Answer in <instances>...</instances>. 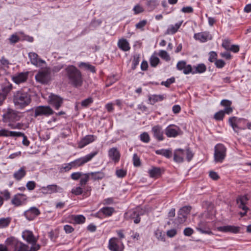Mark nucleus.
Returning <instances> with one entry per match:
<instances>
[{
	"label": "nucleus",
	"instance_id": "57",
	"mask_svg": "<svg viewBox=\"0 0 251 251\" xmlns=\"http://www.w3.org/2000/svg\"><path fill=\"white\" fill-rule=\"evenodd\" d=\"M72 168V163L70 162L68 164H65L61 168L60 172H67L70 170Z\"/></svg>",
	"mask_w": 251,
	"mask_h": 251
},
{
	"label": "nucleus",
	"instance_id": "32",
	"mask_svg": "<svg viewBox=\"0 0 251 251\" xmlns=\"http://www.w3.org/2000/svg\"><path fill=\"white\" fill-rule=\"evenodd\" d=\"M130 214V218L134 220L135 224H138L140 222V214L137 210H133L128 212Z\"/></svg>",
	"mask_w": 251,
	"mask_h": 251
},
{
	"label": "nucleus",
	"instance_id": "29",
	"mask_svg": "<svg viewBox=\"0 0 251 251\" xmlns=\"http://www.w3.org/2000/svg\"><path fill=\"white\" fill-rule=\"evenodd\" d=\"M182 22L176 23L175 24V25H171L167 29L165 34L169 35V34H174L175 33L177 32L178 29L180 27Z\"/></svg>",
	"mask_w": 251,
	"mask_h": 251
},
{
	"label": "nucleus",
	"instance_id": "36",
	"mask_svg": "<svg viewBox=\"0 0 251 251\" xmlns=\"http://www.w3.org/2000/svg\"><path fill=\"white\" fill-rule=\"evenodd\" d=\"M114 211L115 210L113 207H104L100 210L99 212H101L106 216H111Z\"/></svg>",
	"mask_w": 251,
	"mask_h": 251
},
{
	"label": "nucleus",
	"instance_id": "28",
	"mask_svg": "<svg viewBox=\"0 0 251 251\" xmlns=\"http://www.w3.org/2000/svg\"><path fill=\"white\" fill-rule=\"evenodd\" d=\"M25 175L26 171L25 170V167H23L14 173L13 177L16 180L19 181L23 178Z\"/></svg>",
	"mask_w": 251,
	"mask_h": 251
},
{
	"label": "nucleus",
	"instance_id": "55",
	"mask_svg": "<svg viewBox=\"0 0 251 251\" xmlns=\"http://www.w3.org/2000/svg\"><path fill=\"white\" fill-rule=\"evenodd\" d=\"M93 102V100L92 98L90 97L84 100L81 101V104L82 106L84 107H86L88 106L89 104L92 103Z\"/></svg>",
	"mask_w": 251,
	"mask_h": 251
},
{
	"label": "nucleus",
	"instance_id": "56",
	"mask_svg": "<svg viewBox=\"0 0 251 251\" xmlns=\"http://www.w3.org/2000/svg\"><path fill=\"white\" fill-rule=\"evenodd\" d=\"M175 79L174 77H172L171 78H169V79H168L166 81H162L161 83V84L162 85H164L165 87H169L170 86V85L173 83L174 82H175Z\"/></svg>",
	"mask_w": 251,
	"mask_h": 251
},
{
	"label": "nucleus",
	"instance_id": "4",
	"mask_svg": "<svg viewBox=\"0 0 251 251\" xmlns=\"http://www.w3.org/2000/svg\"><path fill=\"white\" fill-rule=\"evenodd\" d=\"M193 155V152L189 149L186 150L178 149L174 151V160L177 163H181L184 161V157L186 156L187 161H190Z\"/></svg>",
	"mask_w": 251,
	"mask_h": 251
},
{
	"label": "nucleus",
	"instance_id": "63",
	"mask_svg": "<svg viewBox=\"0 0 251 251\" xmlns=\"http://www.w3.org/2000/svg\"><path fill=\"white\" fill-rule=\"evenodd\" d=\"M222 47L225 48L226 50H228L230 48V42L229 40L226 39L223 41Z\"/></svg>",
	"mask_w": 251,
	"mask_h": 251
},
{
	"label": "nucleus",
	"instance_id": "8",
	"mask_svg": "<svg viewBox=\"0 0 251 251\" xmlns=\"http://www.w3.org/2000/svg\"><path fill=\"white\" fill-rule=\"evenodd\" d=\"M36 81L41 84H47L50 80V74L48 70L39 71L35 76Z\"/></svg>",
	"mask_w": 251,
	"mask_h": 251
},
{
	"label": "nucleus",
	"instance_id": "26",
	"mask_svg": "<svg viewBox=\"0 0 251 251\" xmlns=\"http://www.w3.org/2000/svg\"><path fill=\"white\" fill-rule=\"evenodd\" d=\"M118 239L116 238H112L109 241V249L112 251H122L120 250L118 243Z\"/></svg>",
	"mask_w": 251,
	"mask_h": 251
},
{
	"label": "nucleus",
	"instance_id": "62",
	"mask_svg": "<svg viewBox=\"0 0 251 251\" xmlns=\"http://www.w3.org/2000/svg\"><path fill=\"white\" fill-rule=\"evenodd\" d=\"M147 23V21L146 20H143L137 23L135 25V27L136 28L142 29L146 25Z\"/></svg>",
	"mask_w": 251,
	"mask_h": 251
},
{
	"label": "nucleus",
	"instance_id": "25",
	"mask_svg": "<svg viewBox=\"0 0 251 251\" xmlns=\"http://www.w3.org/2000/svg\"><path fill=\"white\" fill-rule=\"evenodd\" d=\"M10 137H23V139L22 141L23 144L26 147H28L29 145L30 142L27 139V137L25 135L24 133L21 132H17V131H11L10 135Z\"/></svg>",
	"mask_w": 251,
	"mask_h": 251
},
{
	"label": "nucleus",
	"instance_id": "10",
	"mask_svg": "<svg viewBox=\"0 0 251 251\" xmlns=\"http://www.w3.org/2000/svg\"><path fill=\"white\" fill-rule=\"evenodd\" d=\"M165 134L168 137H176L180 135L182 131L180 128L174 125H170L165 129Z\"/></svg>",
	"mask_w": 251,
	"mask_h": 251
},
{
	"label": "nucleus",
	"instance_id": "7",
	"mask_svg": "<svg viewBox=\"0 0 251 251\" xmlns=\"http://www.w3.org/2000/svg\"><path fill=\"white\" fill-rule=\"evenodd\" d=\"M97 154L98 151H96L85 156L78 158L71 162L72 166H73V168H76L82 166L83 164L91 160Z\"/></svg>",
	"mask_w": 251,
	"mask_h": 251
},
{
	"label": "nucleus",
	"instance_id": "37",
	"mask_svg": "<svg viewBox=\"0 0 251 251\" xmlns=\"http://www.w3.org/2000/svg\"><path fill=\"white\" fill-rule=\"evenodd\" d=\"M89 174L92 178L94 180L101 179L105 176L104 174L102 172H91Z\"/></svg>",
	"mask_w": 251,
	"mask_h": 251
},
{
	"label": "nucleus",
	"instance_id": "22",
	"mask_svg": "<svg viewBox=\"0 0 251 251\" xmlns=\"http://www.w3.org/2000/svg\"><path fill=\"white\" fill-rule=\"evenodd\" d=\"M242 120H243V119L238 118L236 117H232L229 118V124L235 132H238V130L241 129L238 125Z\"/></svg>",
	"mask_w": 251,
	"mask_h": 251
},
{
	"label": "nucleus",
	"instance_id": "2",
	"mask_svg": "<svg viewBox=\"0 0 251 251\" xmlns=\"http://www.w3.org/2000/svg\"><path fill=\"white\" fill-rule=\"evenodd\" d=\"M65 72L70 84L76 88L82 85L83 77L82 74L76 67L73 65H69L65 68Z\"/></svg>",
	"mask_w": 251,
	"mask_h": 251
},
{
	"label": "nucleus",
	"instance_id": "27",
	"mask_svg": "<svg viewBox=\"0 0 251 251\" xmlns=\"http://www.w3.org/2000/svg\"><path fill=\"white\" fill-rule=\"evenodd\" d=\"M232 102L227 100H223L221 101V105L225 107V112L226 114H229L233 111V109L231 107Z\"/></svg>",
	"mask_w": 251,
	"mask_h": 251
},
{
	"label": "nucleus",
	"instance_id": "38",
	"mask_svg": "<svg viewBox=\"0 0 251 251\" xmlns=\"http://www.w3.org/2000/svg\"><path fill=\"white\" fill-rule=\"evenodd\" d=\"M157 154L162 155L166 158H169L172 155V151L170 150L161 149L155 151Z\"/></svg>",
	"mask_w": 251,
	"mask_h": 251
},
{
	"label": "nucleus",
	"instance_id": "21",
	"mask_svg": "<svg viewBox=\"0 0 251 251\" xmlns=\"http://www.w3.org/2000/svg\"><path fill=\"white\" fill-rule=\"evenodd\" d=\"M96 139V137L93 135H88L83 138L78 143V148H83L88 144L93 142Z\"/></svg>",
	"mask_w": 251,
	"mask_h": 251
},
{
	"label": "nucleus",
	"instance_id": "53",
	"mask_svg": "<svg viewBox=\"0 0 251 251\" xmlns=\"http://www.w3.org/2000/svg\"><path fill=\"white\" fill-rule=\"evenodd\" d=\"M139 63V57L138 55H134L132 62V69L135 70Z\"/></svg>",
	"mask_w": 251,
	"mask_h": 251
},
{
	"label": "nucleus",
	"instance_id": "46",
	"mask_svg": "<svg viewBox=\"0 0 251 251\" xmlns=\"http://www.w3.org/2000/svg\"><path fill=\"white\" fill-rule=\"evenodd\" d=\"M10 223L9 218L0 219V228L7 226Z\"/></svg>",
	"mask_w": 251,
	"mask_h": 251
},
{
	"label": "nucleus",
	"instance_id": "16",
	"mask_svg": "<svg viewBox=\"0 0 251 251\" xmlns=\"http://www.w3.org/2000/svg\"><path fill=\"white\" fill-rule=\"evenodd\" d=\"M240 227L234 226L227 225L217 227V230L223 232H231L233 233H237L240 231Z\"/></svg>",
	"mask_w": 251,
	"mask_h": 251
},
{
	"label": "nucleus",
	"instance_id": "40",
	"mask_svg": "<svg viewBox=\"0 0 251 251\" xmlns=\"http://www.w3.org/2000/svg\"><path fill=\"white\" fill-rule=\"evenodd\" d=\"M195 70L193 71L192 74L202 73L206 71V67L204 64H200L195 67Z\"/></svg>",
	"mask_w": 251,
	"mask_h": 251
},
{
	"label": "nucleus",
	"instance_id": "5",
	"mask_svg": "<svg viewBox=\"0 0 251 251\" xmlns=\"http://www.w3.org/2000/svg\"><path fill=\"white\" fill-rule=\"evenodd\" d=\"M226 149L222 144L216 145L214 148V159L216 162H222L226 156Z\"/></svg>",
	"mask_w": 251,
	"mask_h": 251
},
{
	"label": "nucleus",
	"instance_id": "35",
	"mask_svg": "<svg viewBox=\"0 0 251 251\" xmlns=\"http://www.w3.org/2000/svg\"><path fill=\"white\" fill-rule=\"evenodd\" d=\"M12 85L9 82L4 83L1 88L2 92L1 93L5 95L7 97V94L11 91L12 89Z\"/></svg>",
	"mask_w": 251,
	"mask_h": 251
},
{
	"label": "nucleus",
	"instance_id": "51",
	"mask_svg": "<svg viewBox=\"0 0 251 251\" xmlns=\"http://www.w3.org/2000/svg\"><path fill=\"white\" fill-rule=\"evenodd\" d=\"M83 175L84 176L80 178V184L81 186L85 185L88 181L90 177L89 173L85 174Z\"/></svg>",
	"mask_w": 251,
	"mask_h": 251
},
{
	"label": "nucleus",
	"instance_id": "52",
	"mask_svg": "<svg viewBox=\"0 0 251 251\" xmlns=\"http://www.w3.org/2000/svg\"><path fill=\"white\" fill-rule=\"evenodd\" d=\"M133 163L135 167H139L141 165V160L139 157L136 153H134L133 156Z\"/></svg>",
	"mask_w": 251,
	"mask_h": 251
},
{
	"label": "nucleus",
	"instance_id": "17",
	"mask_svg": "<svg viewBox=\"0 0 251 251\" xmlns=\"http://www.w3.org/2000/svg\"><path fill=\"white\" fill-rule=\"evenodd\" d=\"M109 157L115 163H118L120 159L121 154L117 148H110L108 151Z\"/></svg>",
	"mask_w": 251,
	"mask_h": 251
},
{
	"label": "nucleus",
	"instance_id": "42",
	"mask_svg": "<svg viewBox=\"0 0 251 251\" xmlns=\"http://www.w3.org/2000/svg\"><path fill=\"white\" fill-rule=\"evenodd\" d=\"M79 66L84 67L86 69L89 70L91 72H96L95 67L89 63L81 62L80 63Z\"/></svg>",
	"mask_w": 251,
	"mask_h": 251
},
{
	"label": "nucleus",
	"instance_id": "64",
	"mask_svg": "<svg viewBox=\"0 0 251 251\" xmlns=\"http://www.w3.org/2000/svg\"><path fill=\"white\" fill-rule=\"evenodd\" d=\"M26 186L28 190H33L36 187V183L33 181H29L26 183Z\"/></svg>",
	"mask_w": 251,
	"mask_h": 251
},
{
	"label": "nucleus",
	"instance_id": "39",
	"mask_svg": "<svg viewBox=\"0 0 251 251\" xmlns=\"http://www.w3.org/2000/svg\"><path fill=\"white\" fill-rule=\"evenodd\" d=\"M147 5L150 11L154 10L158 5L157 0H149L147 2Z\"/></svg>",
	"mask_w": 251,
	"mask_h": 251
},
{
	"label": "nucleus",
	"instance_id": "59",
	"mask_svg": "<svg viewBox=\"0 0 251 251\" xmlns=\"http://www.w3.org/2000/svg\"><path fill=\"white\" fill-rule=\"evenodd\" d=\"M116 174L118 177H124L126 174V171L123 169L117 170L116 171Z\"/></svg>",
	"mask_w": 251,
	"mask_h": 251
},
{
	"label": "nucleus",
	"instance_id": "9",
	"mask_svg": "<svg viewBox=\"0 0 251 251\" xmlns=\"http://www.w3.org/2000/svg\"><path fill=\"white\" fill-rule=\"evenodd\" d=\"M53 113V110L49 106H39L35 108L34 117L40 116H48Z\"/></svg>",
	"mask_w": 251,
	"mask_h": 251
},
{
	"label": "nucleus",
	"instance_id": "13",
	"mask_svg": "<svg viewBox=\"0 0 251 251\" xmlns=\"http://www.w3.org/2000/svg\"><path fill=\"white\" fill-rule=\"evenodd\" d=\"M49 103L57 110L63 103V99L57 95L51 94L49 96Z\"/></svg>",
	"mask_w": 251,
	"mask_h": 251
},
{
	"label": "nucleus",
	"instance_id": "47",
	"mask_svg": "<svg viewBox=\"0 0 251 251\" xmlns=\"http://www.w3.org/2000/svg\"><path fill=\"white\" fill-rule=\"evenodd\" d=\"M140 140L144 143H148L150 141V137L147 132H144L140 135Z\"/></svg>",
	"mask_w": 251,
	"mask_h": 251
},
{
	"label": "nucleus",
	"instance_id": "54",
	"mask_svg": "<svg viewBox=\"0 0 251 251\" xmlns=\"http://www.w3.org/2000/svg\"><path fill=\"white\" fill-rule=\"evenodd\" d=\"M217 54L215 51H210L209 53L208 60L211 62H215L217 60Z\"/></svg>",
	"mask_w": 251,
	"mask_h": 251
},
{
	"label": "nucleus",
	"instance_id": "19",
	"mask_svg": "<svg viewBox=\"0 0 251 251\" xmlns=\"http://www.w3.org/2000/svg\"><path fill=\"white\" fill-rule=\"evenodd\" d=\"M194 38L201 42H205L208 40L212 39V36L209 32L204 31L195 33L194 36Z\"/></svg>",
	"mask_w": 251,
	"mask_h": 251
},
{
	"label": "nucleus",
	"instance_id": "31",
	"mask_svg": "<svg viewBox=\"0 0 251 251\" xmlns=\"http://www.w3.org/2000/svg\"><path fill=\"white\" fill-rule=\"evenodd\" d=\"M206 223L204 222L201 221L198 226L196 227L197 230L199 231L202 233H205L208 234H212V232L210 230H207L205 227Z\"/></svg>",
	"mask_w": 251,
	"mask_h": 251
},
{
	"label": "nucleus",
	"instance_id": "14",
	"mask_svg": "<svg viewBox=\"0 0 251 251\" xmlns=\"http://www.w3.org/2000/svg\"><path fill=\"white\" fill-rule=\"evenodd\" d=\"M42 190L44 194H52L61 192L63 191V189L56 184L49 185L47 186L42 187Z\"/></svg>",
	"mask_w": 251,
	"mask_h": 251
},
{
	"label": "nucleus",
	"instance_id": "50",
	"mask_svg": "<svg viewBox=\"0 0 251 251\" xmlns=\"http://www.w3.org/2000/svg\"><path fill=\"white\" fill-rule=\"evenodd\" d=\"M186 219L187 217L185 215H183L178 212V216L176 219V223L179 224H182L186 221Z\"/></svg>",
	"mask_w": 251,
	"mask_h": 251
},
{
	"label": "nucleus",
	"instance_id": "6",
	"mask_svg": "<svg viewBox=\"0 0 251 251\" xmlns=\"http://www.w3.org/2000/svg\"><path fill=\"white\" fill-rule=\"evenodd\" d=\"M2 117L4 122H14L19 121L21 116L17 111L8 108L3 113Z\"/></svg>",
	"mask_w": 251,
	"mask_h": 251
},
{
	"label": "nucleus",
	"instance_id": "3",
	"mask_svg": "<svg viewBox=\"0 0 251 251\" xmlns=\"http://www.w3.org/2000/svg\"><path fill=\"white\" fill-rule=\"evenodd\" d=\"M5 243L9 246L14 247L17 251H37L40 248L39 244L33 245L29 248L27 245L12 237L7 238Z\"/></svg>",
	"mask_w": 251,
	"mask_h": 251
},
{
	"label": "nucleus",
	"instance_id": "12",
	"mask_svg": "<svg viewBox=\"0 0 251 251\" xmlns=\"http://www.w3.org/2000/svg\"><path fill=\"white\" fill-rule=\"evenodd\" d=\"M28 72H22L16 74L12 76V79L17 84L25 82L28 78Z\"/></svg>",
	"mask_w": 251,
	"mask_h": 251
},
{
	"label": "nucleus",
	"instance_id": "24",
	"mask_svg": "<svg viewBox=\"0 0 251 251\" xmlns=\"http://www.w3.org/2000/svg\"><path fill=\"white\" fill-rule=\"evenodd\" d=\"M249 198L247 195L239 197L237 199V202L239 208L242 210H249V208L246 206Z\"/></svg>",
	"mask_w": 251,
	"mask_h": 251
},
{
	"label": "nucleus",
	"instance_id": "61",
	"mask_svg": "<svg viewBox=\"0 0 251 251\" xmlns=\"http://www.w3.org/2000/svg\"><path fill=\"white\" fill-rule=\"evenodd\" d=\"M71 192L73 194H75V195H81L82 193L83 190L80 187H77L73 188Z\"/></svg>",
	"mask_w": 251,
	"mask_h": 251
},
{
	"label": "nucleus",
	"instance_id": "18",
	"mask_svg": "<svg viewBox=\"0 0 251 251\" xmlns=\"http://www.w3.org/2000/svg\"><path fill=\"white\" fill-rule=\"evenodd\" d=\"M26 196L23 194L15 195L11 200V203L16 206L22 205L26 200Z\"/></svg>",
	"mask_w": 251,
	"mask_h": 251
},
{
	"label": "nucleus",
	"instance_id": "11",
	"mask_svg": "<svg viewBox=\"0 0 251 251\" xmlns=\"http://www.w3.org/2000/svg\"><path fill=\"white\" fill-rule=\"evenodd\" d=\"M41 212L39 209L36 207H31L24 212V216L28 221H32L35 219L40 214Z\"/></svg>",
	"mask_w": 251,
	"mask_h": 251
},
{
	"label": "nucleus",
	"instance_id": "60",
	"mask_svg": "<svg viewBox=\"0 0 251 251\" xmlns=\"http://www.w3.org/2000/svg\"><path fill=\"white\" fill-rule=\"evenodd\" d=\"M225 62L222 59H217L215 62V64L216 67L218 68H222L225 65Z\"/></svg>",
	"mask_w": 251,
	"mask_h": 251
},
{
	"label": "nucleus",
	"instance_id": "15",
	"mask_svg": "<svg viewBox=\"0 0 251 251\" xmlns=\"http://www.w3.org/2000/svg\"><path fill=\"white\" fill-rule=\"evenodd\" d=\"M22 237L28 243L31 244V246L36 243L37 239L34 236L32 232L29 230H25L23 232Z\"/></svg>",
	"mask_w": 251,
	"mask_h": 251
},
{
	"label": "nucleus",
	"instance_id": "33",
	"mask_svg": "<svg viewBox=\"0 0 251 251\" xmlns=\"http://www.w3.org/2000/svg\"><path fill=\"white\" fill-rule=\"evenodd\" d=\"M164 99L165 97L163 95H154L149 97V100L151 104L153 105L158 101L163 100Z\"/></svg>",
	"mask_w": 251,
	"mask_h": 251
},
{
	"label": "nucleus",
	"instance_id": "1",
	"mask_svg": "<svg viewBox=\"0 0 251 251\" xmlns=\"http://www.w3.org/2000/svg\"><path fill=\"white\" fill-rule=\"evenodd\" d=\"M13 103L19 109H23L27 106L31 102V96L29 89L22 88L13 94Z\"/></svg>",
	"mask_w": 251,
	"mask_h": 251
},
{
	"label": "nucleus",
	"instance_id": "43",
	"mask_svg": "<svg viewBox=\"0 0 251 251\" xmlns=\"http://www.w3.org/2000/svg\"><path fill=\"white\" fill-rule=\"evenodd\" d=\"M158 55L162 59L165 60L166 61H169L171 59L170 55L165 50H161L159 51Z\"/></svg>",
	"mask_w": 251,
	"mask_h": 251
},
{
	"label": "nucleus",
	"instance_id": "44",
	"mask_svg": "<svg viewBox=\"0 0 251 251\" xmlns=\"http://www.w3.org/2000/svg\"><path fill=\"white\" fill-rule=\"evenodd\" d=\"M160 62V60L158 57L152 55L150 59V63L151 65L153 67H155Z\"/></svg>",
	"mask_w": 251,
	"mask_h": 251
},
{
	"label": "nucleus",
	"instance_id": "48",
	"mask_svg": "<svg viewBox=\"0 0 251 251\" xmlns=\"http://www.w3.org/2000/svg\"><path fill=\"white\" fill-rule=\"evenodd\" d=\"M191 209V206H186L181 208L179 210V212L183 215H185L187 217V215L190 213Z\"/></svg>",
	"mask_w": 251,
	"mask_h": 251
},
{
	"label": "nucleus",
	"instance_id": "45",
	"mask_svg": "<svg viewBox=\"0 0 251 251\" xmlns=\"http://www.w3.org/2000/svg\"><path fill=\"white\" fill-rule=\"evenodd\" d=\"M226 113L225 110H220L215 114L214 119L217 121L223 120Z\"/></svg>",
	"mask_w": 251,
	"mask_h": 251
},
{
	"label": "nucleus",
	"instance_id": "23",
	"mask_svg": "<svg viewBox=\"0 0 251 251\" xmlns=\"http://www.w3.org/2000/svg\"><path fill=\"white\" fill-rule=\"evenodd\" d=\"M154 137L159 141H162L164 139L163 132L161 126L157 125L154 126L151 129Z\"/></svg>",
	"mask_w": 251,
	"mask_h": 251
},
{
	"label": "nucleus",
	"instance_id": "49",
	"mask_svg": "<svg viewBox=\"0 0 251 251\" xmlns=\"http://www.w3.org/2000/svg\"><path fill=\"white\" fill-rule=\"evenodd\" d=\"M74 220L76 224H83L85 221V218L82 215L75 216Z\"/></svg>",
	"mask_w": 251,
	"mask_h": 251
},
{
	"label": "nucleus",
	"instance_id": "30",
	"mask_svg": "<svg viewBox=\"0 0 251 251\" xmlns=\"http://www.w3.org/2000/svg\"><path fill=\"white\" fill-rule=\"evenodd\" d=\"M148 172L151 177H158L162 174V170L159 167H152Z\"/></svg>",
	"mask_w": 251,
	"mask_h": 251
},
{
	"label": "nucleus",
	"instance_id": "34",
	"mask_svg": "<svg viewBox=\"0 0 251 251\" xmlns=\"http://www.w3.org/2000/svg\"><path fill=\"white\" fill-rule=\"evenodd\" d=\"M119 47L124 51H128L130 50L129 44L126 39L119 40L118 43Z\"/></svg>",
	"mask_w": 251,
	"mask_h": 251
},
{
	"label": "nucleus",
	"instance_id": "41",
	"mask_svg": "<svg viewBox=\"0 0 251 251\" xmlns=\"http://www.w3.org/2000/svg\"><path fill=\"white\" fill-rule=\"evenodd\" d=\"M154 235L156 238L161 241L164 242L165 241V237L164 234H163L162 231L157 229L154 232Z\"/></svg>",
	"mask_w": 251,
	"mask_h": 251
},
{
	"label": "nucleus",
	"instance_id": "58",
	"mask_svg": "<svg viewBox=\"0 0 251 251\" xmlns=\"http://www.w3.org/2000/svg\"><path fill=\"white\" fill-rule=\"evenodd\" d=\"M186 66V62L185 61H178L176 65V68L179 71L183 70Z\"/></svg>",
	"mask_w": 251,
	"mask_h": 251
},
{
	"label": "nucleus",
	"instance_id": "20",
	"mask_svg": "<svg viewBox=\"0 0 251 251\" xmlns=\"http://www.w3.org/2000/svg\"><path fill=\"white\" fill-rule=\"evenodd\" d=\"M28 57L30 58L31 63L34 65H42V64L46 63L45 61L38 58V54L35 52H29L28 53Z\"/></svg>",
	"mask_w": 251,
	"mask_h": 251
}]
</instances>
